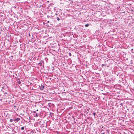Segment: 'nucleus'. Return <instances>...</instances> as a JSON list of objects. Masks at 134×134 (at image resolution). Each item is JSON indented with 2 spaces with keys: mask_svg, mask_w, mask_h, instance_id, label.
<instances>
[{
  "mask_svg": "<svg viewBox=\"0 0 134 134\" xmlns=\"http://www.w3.org/2000/svg\"><path fill=\"white\" fill-rule=\"evenodd\" d=\"M120 105H121L122 106H123V104L122 103H121L120 104Z\"/></svg>",
  "mask_w": 134,
  "mask_h": 134,
  "instance_id": "nucleus-11",
  "label": "nucleus"
},
{
  "mask_svg": "<svg viewBox=\"0 0 134 134\" xmlns=\"http://www.w3.org/2000/svg\"><path fill=\"white\" fill-rule=\"evenodd\" d=\"M55 14L56 15H58V14H57V13H55Z\"/></svg>",
  "mask_w": 134,
  "mask_h": 134,
  "instance_id": "nucleus-16",
  "label": "nucleus"
},
{
  "mask_svg": "<svg viewBox=\"0 0 134 134\" xmlns=\"http://www.w3.org/2000/svg\"><path fill=\"white\" fill-rule=\"evenodd\" d=\"M133 50V49H131V51H132Z\"/></svg>",
  "mask_w": 134,
  "mask_h": 134,
  "instance_id": "nucleus-22",
  "label": "nucleus"
},
{
  "mask_svg": "<svg viewBox=\"0 0 134 134\" xmlns=\"http://www.w3.org/2000/svg\"><path fill=\"white\" fill-rule=\"evenodd\" d=\"M105 132H103L102 133H101V134H104Z\"/></svg>",
  "mask_w": 134,
  "mask_h": 134,
  "instance_id": "nucleus-15",
  "label": "nucleus"
},
{
  "mask_svg": "<svg viewBox=\"0 0 134 134\" xmlns=\"http://www.w3.org/2000/svg\"><path fill=\"white\" fill-rule=\"evenodd\" d=\"M102 131H102L103 130V129H102Z\"/></svg>",
  "mask_w": 134,
  "mask_h": 134,
  "instance_id": "nucleus-18",
  "label": "nucleus"
},
{
  "mask_svg": "<svg viewBox=\"0 0 134 134\" xmlns=\"http://www.w3.org/2000/svg\"><path fill=\"white\" fill-rule=\"evenodd\" d=\"M47 23H49V21H47Z\"/></svg>",
  "mask_w": 134,
  "mask_h": 134,
  "instance_id": "nucleus-19",
  "label": "nucleus"
},
{
  "mask_svg": "<svg viewBox=\"0 0 134 134\" xmlns=\"http://www.w3.org/2000/svg\"><path fill=\"white\" fill-rule=\"evenodd\" d=\"M104 128V127L103 126H102V128Z\"/></svg>",
  "mask_w": 134,
  "mask_h": 134,
  "instance_id": "nucleus-17",
  "label": "nucleus"
},
{
  "mask_svg": "<svg viewBox=\"0 0 134 134\" xmlns=\"http://www.w3.org/2000/svg\"><path fill=\"white\" fill-rule=\"evenodd\" d=\"M104 65V64H102V66H103Z\"/></svg>",
  "mask_w": 134,
  "mask_h": 134,
  "instance_id": "nucleus-12",
  "label": "nucleus"
},
{
  "mask_svg": "<svg viewBox=\"0 0 134 134\" xmlns=\"http://www.w3.org/2000/svg\"><path fill=\"white\" fill-rule=\"evenodd\" d=\"M34 113H35V111H34Z\"/></svg>",
  "mask_w": 134,
  "mask_h": 134,
  "instance_id": "nucleus-20",
  "label": "nucleus"
},
{
  "mask_svg": "<svg viewBox=\"0 0 134 134\" xmlns=\"http://www.w3.org/2000/svg\"><path fill=\"white\" fill-rule=\"evenodd\" d=\"M7 93L6 92H5V93H4V94H6Z\"/></svg>",
  "mask_w": 134,
  "mask_h": 134,
  "instance_id": "nucleus-14",
  "label": "nucleus"
},
{
  "mask_svg": "<svg viewBox=\"0 0 134 134\" xmlns=\"http://www.w3.org/2000/svg\"><path fill=\"white\" fill-rule=\"evenodd\" d=\"M24 127H21V129L22 130H24Z\"/></svg>",
  "mask_w": 134,
  "mask_h": 134,
  "instance_id": "nucleus-6",
  "label": "nucleus"
},
{
  "mask_svg": "<svg viewBox=\"0 0 134 134\" xmlns=\"http://www.w3.org/2000/svg\"><path fill=\"white\" fill-rule=\"evenodd\" d=\"M96 113H93V115L94 116H95L96 115Z\"/></svg>",
  "mask_w": 134,
  "mask_h": 134,
  "instance_id": "nucleus-10",
  "label": "nucleus"
},
{
  "mask_svg": "<svg viewBox=\"0 0 134 134\" xmlns=\"http://www.w3.org/2000/svg\"><path fill=\"white\" fill-rule=\"evenodd\" d=\"M13 120L12 119H10V121L11 122H12Z\"/></svg>",
  "mask_w": 134,
  "mask_h": 134,
  "instance_id": "nucleus-8",
  "label": "nucleus"
},
{
  "mask_svg": "<svg viewBox=\"0 0 134 134\" xmlns=\"http://www.w3.org/2000/svg\"><path fill=\"white\" fill-rule=\"evenodd\" d=\"M21 83V82L19 81L18 82V83L19 84H20Z\"/></svg>",
  "mask_w": 134,
  "mask_h": 134,
  "instance_id": "nucleus-13",
  "label": "nucleus"
},
{
  "mask_svg": "<svg viewBox=\"0 0 134 134\" xmlns=\"http://www.w3.org/2000/svg\"><path fill=\"white\" fill-rule=\"evenodd\" d=\"M89 26V24H86L85 25V26L86 27H88V26Z\"/></svg>",
  "mask_w": 134,
  "mask_h": 134,
  "instance_id": "nucleus-4",
  "label": "nucleus"
},
{
  "mask_svg": "<svg viewBox=\"0 0 134 134\" xmlns=\"http://www.w3.org/2000/svg\"><path fill=\"white\" fill-rule=\"evenodd\" d=\"M57 19L58 21H59L60 20V19L58 17H57Z\"/></svg>",
  "mask_w": 134,
  "mask_h": 134,
  "instance_id": "nucleus-5",
  "label": "nucleus"
},
{
  "mask_svg": "<svg viewBox=\"0 0 134 134\" xmlns=\"http://www.w3.org/2000/svg\"><path fill=\"white\" fill-rule=\"evenodd\" d=\"M20 119L19 118H17L16 119H15L13 120V121L15 122H17L18 121L20 120Z\"/></svg>",
  "mask_w": 134,
  "mask_h": 134,
  "instance_id": "nucleus-1",
  "label": "nucleus"
},
{
  "mask_svg": "<svg viewBox=\"0 0 134 134\" xmlns=\"http://www.w3.org/2000/svg\"><path fill=\"white\" fill-rule=\"evenodd\" d=\"M36 111H38V109H37V110H36Z\"/></svg>",
  "mask_w": 134,
  "mask_h": 134,
  "instance_id": "nucleus-21",
  "label": "nucleus"
},
{
  "mask_svg": "<svg viewBox=\"0 0 134 134\" xmlns=\"http://www.w3.org/2000/svg\"><path fill=\"white\" fill-rule=\"evenodd\" d=\"M68 54H69V55L70 56H71V53H70V52Z\"/></svg>",
  "mask_w": 134,
  "mask_h": 134,
  "instance_id": "nucleus-7",
  "label": "nucleus"
},
{
  "mask_svg": "<svg viewBox=\"0 0 134 134\" xmlns=\"http://www.w3.org/2000/svg\"><path fill=\"white\" fill-rule=\"evenodd\" d=\"M43 62V61H41V62H40V63H39V64L40 65V66H41L42 65V63Z\"/></svg>",
  "mask_w": 134,
  "mask_h": 134,
  "instance_id": "nucleus-3",
  "label": "nucleus"
},
{
  "mask_svg": "<svg viewBox=\"0 0 134 134\" xmlns=\"http://www.w3.org/2000/svg\"><path fill=\"white\" fill-rule=\"evenodd\" d=\"M44 88V86H43L41 85V86H40V89L41 90H43Z\"/></svg>",
  "mask_w": 134,
  "mask_h": 134,
  "instance_id": "nucleus-2",
  "label": "nucleus"
},
{
  "mask_svg": "<svg viewBox=\"0 0 134 134\" xmlns=\"http://www.w3.org/2000/svg\"><path fill=\"white\" fill-rule=\"evenodd\" d=\"M38 116V114H37V113H36V115L35 116H36V117H37V116Z\"/></svg>",
  "mask_w": 134,
  "mask_h": 134,
  "instance_id": "nucleus-9",
  "label": "nucleus"
}]
</instances>
